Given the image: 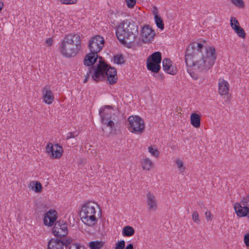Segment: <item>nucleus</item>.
<instances>
[{
    "label": "nucleus",
    "mask_w": 249,
    "mask_h": 249,
    "mask_svg": "<svg viewBox=\"0 0 249 249\" xmlns=\"http://www.w3.org/2000/svg\"><path fill=\"white\" fill-rule=\"evenodd\" d=\"M138 26L134 21L125 20L116 27V35L120 42L126 47L131 48L135 44H139L140 38L137 37Z\"/></svg>",
    "instance_id": "2"
},
{
    "label": "nucleus",
    "mask_w": 249,
    "mask_h": 249,
    "mask_svg": "<svg viewBox=\"0 0 249 249\" xmlns=\"http://www.w3.org/2000/svg\"><path fill=\"white\" fill-rule=\"evenodd\" d=\"M135 233L134 229L129 226H125L122 230V234L124 236L130 237Z\"/></svg>",
    "instance_id": "24"
},
{
    "label": "nucleus",
    "mask_w": 249,
    "mask_h": 249,
    "mask_svg": "<svg viewBox=\"0 0 249 249\" xmlns=\"http://www.w3.org/2000/svg\"><path fill=\"white\" fill-rule=\"evenodd\" d=\"M155 21L157 26L160 30H162L164 28V23L162 18L160 16H157L155 17Z\"/></svg>",
    "instance_id": "27"
},
{
    "label": "nucleus",
    "mask_w": 249,
    "mask_h": 249,
    "mask_svg": "<svg viewBox=\"0 0 249 249\" xmlns=\"http://www.w3.org/2000/svg\"><path fill=\"white\" fill-rule=\"evenodd\" d=\"M72 241V239L71 238H69L68 239H63L61 240V242L63 243L64 246H65L66 247H67L68 246L70 245Z\"/></svg>",
    "instance_id": "38"
},
{
    "label": "nucleus",
    "mask_w": 249,
    "mask_h": 249,
    "mask_svg": "<svg viewBox=\"0 0 249 249\" xmlns=\"http://www.w3.org/2000/svg\"><path fill=\"white\" fill-rule=\"evenodd\" d=\"M163 70L167 73L175 75L177 72V69L172 65V61L169 58H164L162 61Z\"/></svg>",
    "instance_id": "13"
},
{
    "label": "nucleus",
    "mask_w": 249,
    "mask_h": 249,
    "mask_svg": "<svg viewBox=\"0 0 249 249\" xmlns=\"http://www.w3.org/2000/svg\"><path fill=\"white\" fill-rule=\"evenodd\" d=\"M53 233L57 237L61 238L65 236L68 233L67 223L64 220L57 221L53 229Z\"/></svg>",
    "instance_id": "8"
},
{
    "label": "nucleus",
    "mask_w": 249,
    "mask_h": 249,
    "mask_svg": "<svg viewBox=\"0 0 249 249\" xmlns=\"http://www.w3.org/2000/svg\"><path fill=\"white\" fill-rule=\"evenodd\" d=\"M234 209L238 216H248L249 217V209L247 207L242 206L240 203H236Z\"/></svg>",
    "instance_id": "15"
},
{
    "label": "nucleus",
    "mask_w": 249,
    "mask_h": 249,
    "mask_svg": "<svg viewBox=\"0 0 249 249\" xmlns=\"http://www.w3.org/2000/svg\"><path fill=\"white\" fill-rule=\"evenodd\" d=\"M61 2L64 4H73L76 2L77 0H59Z\"/></svg>",
    "instance_id": "41"
},
{
    "label": "nucleus",
    "mask_w": 249,
    "mask_h": 249,
    "mask_svg": "<svg viewBox=\"0 0 249 249\" xmlns=\"http://www.w3.org/2000/svg\"><path fill=\"white\" fill-rule=\"evenodd\" d=\"M147 61L160 64L161 61V53L160 52H156L151 54L147 59Z\"/></svg>",
    "instance_id": "20"
},
{
    "label": "nucleus",
    "mask_w": 249,
    "mask_h": 249,
    "mask_svg": "<svg viewBox=\"0 0 249 249\" xmlns=\"http://www.w3.org/2000/svg\"><path fill=\"white\" fill-rule=\"evenodd\" d=\"M105 40L103 37L97 35L92 37L89 43V49L90 52L98 53L103 48Z\"/></svg>",
    "instance_id": "7"
},
{
    "label": "nucleus",
    "mask_w": 249,
    "mask_h": 249,
    "mask_svg": "<svg viewBox=\"0 0 249 249\" xmlns=\"http://www.w3.org/2000/svg\"><path fill=\"white\" fill-rule=\"evenodd\" d=\"M112 109L111 106H105L104 107H102L99 110V114L102 122L106 124L107 126L110 127V133L112 131H115V123L113 121L114 120L113 117L115 116V114L112 112Z\"/></svg>",
    "instance_id": "5"
},
{
    "label": "nucleus",
    "mask_w": 249,
    "mask_h": 249,
    "mask_svg": "<svg viewBox=\"0 0 249 249\" xmlns=\"http://www.w3.org/2000/svg\"><path fill=\"white\" fill-rule=\"evenodd\" d=\"M216 59L213 47L204 48L203 44L193 42L186 49L185 61L187 67L197 72L204 73L211 69Z\"/></svg>",
    "instance_id": "1"
},
{
    "label": "nucleus",
    "mask_w": 249,
    "mask_h": 249,
    "mask_svg": "<svg viewBox=\"0 0 249 249\" xmlns=\"http://www.w3.org/2000/svg\"><path fill=\"white\" fill-rule=\"evenodd\" d=\"M146 203L149 210H156L157 208V203L155 196L150 192L146 195Z\"/></svg>",
    "instance_id": "17"
},
{
    "label": "nucleus",
    "mask_w": 249,
    "mask_h": 249,
    "mask_svg": "<svg viewBox=\"0 0 249 249\" xmlns=\"http://www.w3.org/2000/svg\"><path fill=\"white\" fill-rule=\"evenodd\" d=\"M142 38L143 42H150L155 36L154 31L149 25H144L142 30Z\"/></svg>",
    "instance_id": "11"
},
{
    "label": "nucleus",
    "mask_w": 249,
    "mask_h": 249,
    "mask_svg": "<svg viewBox=\"0 0 249 249\" xmlns=\"http://www.w3.org/2000/svg\"><path fill=\"white\" fill-rule=\"evenodd\" d=\"M192 219L195 223L197 224L200 223V220L198 213L196 211H194L192 213Z\"/></svg>",
    "instance_id": "31"
},
{
    "label": "nucleus",
    "mask_w": 249,
    "mask_h": 249,
    "mask_svg": "<svg viewBox=\"0 0 249 249\" xmlns=\"http://www.w3.org/2000/svg\"><path fill=\"white\" fill-rule=\"evenodd\" d=\"M48 249H64V244L61 239L51 238L48 243Z\"/></svg>",
    "instance_id": "16"
},
{
    "label": "nucleus",
    "mask_w": 249,
    "mask_h": 249,
    "mask_svg": "<svg viewBox=\"0 0 249 249\" xmlns=\"http://www.w3.org/2000/svg\"><path fill=\"white\" fill-rule=\"evenodd\" d=\"M187 71L193 79L195 80H197L198 78V75L196 73H195V72L192 71L191 70H189L188 69Z\"/></svg>",
    "instance_id": "40"
},
{
    "label": "nucleus",
    "mask_w": 249,
    "mask_h": 249,
    "mask_svg": "<svg viewBox=\"0 0 249 249\" xmlns=\"http://www.w3.org/2000/svg\"><path fill=\"white\" fill-rule=\"evenodd\" d=\"M231 2L236 6L239 8H243L244 7V2L243 0H231Z\"/></svg>",
    "instance_id": "32"
},
{
    "label": "nucleus",
    "mask_w": 249,
    "mask_h": 249,
    "mask_svg": "<svg viewBox=\"0 0 249 249\" xmlns=\"http://www.w3.org/2000/svg\"><path fill=\"white\" fill-rule=\"evenodd\" d=\"M80 217L82 222L89 227H93L97 222V219L94 214L85 215L83 217Z\"/></svg>",
    "instance_id": "18"
},
{
    "label": "nucleus",
    "mask_w": 249,
    "mask_h": 249,
    "mask_svg": "<svg viewBox=\"0 0 249 249\" xmlns=\"http://www.w3.org/2000/svg\"><path fill=\"white\" fill-rule=\"evenodd\" d=\"M46 152L50 154V157L53 159H59L62 155L63 152V148L58 144L54 145L51 143H49L46 147Z\"/></svg>",
    "instance_id": "9"
},
{
    "label": "nucleus",
    "mask_w": 249,
    "mask_h": 249,
    "mask_svg": "<svg viewBox=\"0 0 249 249\" xmlns=\"http://www.w3.org/2000/svg\"><path fill=\"white\" fill-rule=\"evenodd\" d=\"M43 90L45 91L43 95V100L44 102L48 105H50L53 101V96L52 91L47 90L46 88H43Z\"/></svg>",
    "instance_id": "21"
},
{
    "label": "nucleus",
    "mask_w": 249,
    "mask_h": 249,
    "mask_svg": "<svg viewBox=\"0 0 249 249\" xmlns=\"http://www.w3.org/2000/svg\"><path fill=\"white\" fill-rule=\"evenodd\" d=\"M96 204L92 202H88L84 204L80 212V216L83 217L85 215H95L96 213Z\"/></svg>",
    "instance_id": "10"
},
{
    "label": "nucleus",
    "mask_w": 249,
    "mask_h": 249,
    "mask_svg": "<svg viewBox=\"0 0 249 249\" xmlns=\"http://www.w3.org/2000/svg\"><path fill=\"white\" fill-rule=\"evenodd\" d=\"M69 249H83L82 247L78 244L73 243L70 245Z\"/></svg>",
    "instance_id": "43"
},
{
    "label": "nucleus",
    "mask_w": 249,
    "mask_h": 249,
    "mask_svg": "<svg viewBox=\"0 0 249 249\" xmlns=\"http://www.w3.org/2000/svg\"><path fill=\"white\" fill-rule=\"evenodd\" d=\"M125 248V241L121 240L116 243L115 249H124Z\"/></svg>",
    "instance_id": "34"
},
{
    "label": "nucleus",
    "mask_w": 249,
    "mask_h": 249,
    "mask_svg": "<svg viewBox=\"0 0 249 249\" xmlns=\"http://www.w3.org/2000/svg\"><path fill=\"white\" fill-rule=\"evenodd\" d=\"M242 205L249 209V195L244 197L242 200Z\"/></svg>",
    "instance_id": "36"
},
{
    "label": "nucleus",
    "mask_w": 249,
    "mask_h": 249,
    "mask_svg": "<svg viewBox=\"0 0 249 249\" xmlns=\"http://www.w3.org/2000/svg\"><path fill=\"white\" fill-rule=\"evenodd\" d=\"M124 249H134L133 245L132 244H129Z\"/></svg>",
    "instance_id": "49"
},
{
    "label": "nucleus",
    "mask_w": 249,
    "mask_h": 249,
    "mask_svg": "<svg viewBox=\"0 0 249 249\" xmlns=\"http://www.w3.org/2000/svg\"><path fill=\"white\" fill-rule=\"evenodd\" d=\"M136 0H125L128 7L132 8L136 4Z\"/></svg>",
    "instance_id": "39"
},
{
    "label": "nucleus",
    "mask_w": 249,
    "mask_h": 249,
    "mask_svg": "<svg viewBox=\"0 0 249 249\" xmlns=\"http://www.w3.org/2000/svg\"><path fill=\"white\" fill-rule=\"evenodd\" d=\"M235 32L238 35V36L243 38H244L246 36V33L244 30L241 28L240 26H234V29Z\"/></svg>",
    "instance_id": "28"
},
{
    "label": "nucleus",
    "mask_w": 249,
    "mask_h": 249,
    "mask_svg": "<svg viewBox=\"0 0 249 249\" xmlns=\"http://www.w3.org/2000/svg\"><path fill=\"white\" fill-rule=\"evenodd\" d=\"M3 3L2 1H0V13L1 12V10L2 9L3 7Z\"/></svg>",
    "instance_id": "51"
},
{
    "label": "nucleus",
    "mask_w": 249,
    "mask_h": 249,
    "mask_svg": "<svg viewBox=\"0 0 249 249\" xmlns=\"http://www.w3.org/2000/svg\"><path fill=\"white\" fill-rule=\"evenodd\" d=\"M100 57L97 53H94L90 52V53L87 54L84 58V64L85 66H89L91 67L92 65L96 62L98 58L100 59ZM100 60L99 61V62Z\"/></svg>",
    "instance_id": "14"
},
{
    "label": "nucleus",
    "mask_w": 249,
    "mask_h": 249,
    "mask_svg": "<svg viewBox=\"0 0 249 249\" xmlns=\"http://www.w3.org/2000/svg\"><path fill=\"white\" fill-rule=\"evenodd\" d=\"M129 130L136 134H142L145 128L143 120L139 116H131L128 117Z\"/></svg>",
    "instance_id": "6"
},
{
    "label": "nucleus",
    "mask_w": 249,
    "mask_h": 249,
    "mask_svg": "<svg viewBox=\"0 0 249 249\" xmlns=\"http://www.w3.org/2000/svg\"><path fill=\"white\" fill-rule=\"evenodd\" d=\"M104 245L103 241H93L89 243V247L90 249H101Z\"/></svg>",
    "instance_id": "26"
},
{
    "label": "nucleus",
    "mask_w": 249,
    "mask_h": 249,
    "mask_svg": "<svg viewBox=\"0 0 249 249\" xmlns=\"http://www.w3.org/2000/svg\"><path fill=\"white\" fill-rule=\"evenodd\" d=\"M93 72L92 79L96 82L102 81L106 77L109 84L113 85L117 80V71L115 68L107 64L102 57L97 67L92 66L89 68V72Z\"/></svg>",
    "instance_id": "3"
},
{
    "label": "nucleus",
    "mask_w": 249,
    "mask_h": 249,
    "mask_svg": "<svg viewBox=\"0 0 249 249\" xmlns=\"http://www.w3.org/2000/svg\"><path fill=\"white\" fill-rule=\"evenodd\" d=\"M205 216H206L207 220L208 221H209V220H212L213 215H212V213H211L210 211H207L205 212Z\"/></svg>",
    "instance_id": "44"
},
{
    "label": "nucleus",
    "mask_w": 249,
    "mask_h": 249,
    "mask_svg": "<svg viewBox=\"0 0 249 249\" xmlns=\"http://www.w3.org/2000/svg\"><path fill=\"white\" fill-rule=\"evenodd\" d=\"M152 12H153V15H154V18L156 17L157 16H159L158 14V8L156 6H154L153 7V10Z\"/></svg>",
    "instance_id": "48"
},
{
    "label": "nucleus",
    "mask_w": 249,
    "mask_h": 249,
    "mask_svg": "<svg viewBox=\"0 0 249 249\" xmlns=\"http://www.w3.org/2000/svg\"><path fill=\"white\" fill-rule=\"evenodd\" d=\"M231 26L233 29H234V26H239V23L238 21L233 17H231Z\"/></svg>",
    "instance_id": "37"
},
{
    "label": "nucleus",
    "mask_w": 249,
    "mask_h": 249,
    "mask_svg": "<svg viewBox=\"0 0 249 249\" xmlns=\"http://www.w3.org/2000/svg\"><path fill=\"white\" fill-rule=\"evenodd\" d=\"M147 69L153 72L157 73L160 70V64L146 61Z\"/></svg>",
    "instance_id": "23"
},
{
    "label": "nucleus",
    "mask_w": 249,
    "mask_h": 249,
    "mask_svg": "<svg viewBox=\"0 0 249 249\" xmlns=\"http://www.w3.org/2000/svg\"><path fill=\"white\" fill-rule=\"evenodd\" d=\"M81 38L77 34H70L66 36L60 44V51L65 57L75 56L81 49Z\"/></svg>",
    "instance_id": "4"
},
{
    "label": "nucleus",
    "mask_w": 249,
    "mask_h": 249,
    "mask_svg": "<svg viewBox=\"0 0 249 249\" xmlns=\"http://www.w3.org/2000/svg\"><path fill=\"white\" fill-rule=\"evenodd\" d=\"M219 93L221 95H226L229 92V83L224 79H220L218 83Z\"/></svg>",
    "instance_id": "19"
},
{
    "label": "nucleus",
    "mask_w": 249,
    "mask_h": 249,
    "mask_svg": "<svg viewBox=\"0 0 249 249\" xmlns=\"http://www.w3.org/2000/svg\"><path fill=\"white\" fill-rule=\"evenodd\" d=\"M200 116L198 114L193 113L191 115L190 121L192 125L198 128L200 126Z\"/></svg>",
    "instance_id": "22"
},
{
    "label": "nucleus",
    "mask_w": 249,
    "mask_h": 249,
    "mask_svg": "<svg viewBox=\"0 0 249 249\" xmlns=\"http://www.w3.org/2000/svg\"><path fill=\"white\" fill-rule=\"evenodd\" d=\"M79 135V132L77 131H74L72 132L68 133L66 137V139L68 140L71 138H74L77 137Z\"/></svg>",
    "instance_id": "35"
},
{
    "label": "nucleus",
    "mask_w": 249,
    "mask_h": 249,
    "mask_svg": "<svg viewBox=\"0 0 249 249\" xmlns=\"http://www.w3.org/2000/svg\"><path fill=\"white\" fill-rule=\"evenodd\" d=\"M244 242L247 247H249V233L246 234L244 236Z\"/></svg>",
    "instance_id": "45"
},
{
    "label": "nucleus",
    "mask_w": 249,
    "mask_h": 249,
    "mask_svg": "<svg viewBox=\"0 0 249 249\" xmlns=\"http://www.w3.org/2000/svg\"><path fill=\"white\" fill-rule=\"evenodd\" d=\"M176 163L178 165V167L181 170V172L185 170V168L183 167V162L181 160H178L176 161Z\"/></svg>",
    "instance_id": "42"
},
{
    "label": "nucleus",
    "mask_w": 249,
    "mask_h": 249,
    "mask_svg": "<svg viewBox=\"0 0 249 249\" xmlns=\"http://www.w3.org/2000/svg\"><path fill=\"white\" fill-rule=\"evenodd\" d=\"M198 206L200 207V208L202 209V208H204V209H206V208L205 207L204 205L203 204V203L202 202H199L198 203Z\"/></svg>",
    "instance_id": "50"
},
{
    "label": "nucleus",
    "mask_w": 249,
    "mask_h": 249,
    "mask_svg": "<svg viewBox=\"0 0 249 249\" xmlns=\"http://www.w3.org/2000/svg\"><path fill=\"white\" fill-rule=\"evenodd\" d=\"M148 151L155 157L157 158L159 155V152L157 148H153L152 147L150 146L148 147Z\"/></svg>",
    "instance_id": "33"
},
{
    "label": "nucleus",
    "mask_w": 249,
    "mask_h": 249,
    "mask_svg": "<svg viewBox=\"0 0 249 249\" xmlns=\"http://www.w3.org/2000/svg\"><path fill=\"white\" fill-rule=\"evenodd\" d=\"M90 68V67H89V71L88 72L87 74V75L86 76V77H85V79H84V83H86V82L88 81V79H89V74H90L91 75V76H92V75H93V72H92L91 73H90V72H89V68Z\"/></svg>",
    "instance_id": "46"
},
{
    "label": "nucleus",
    "mask_w": 249,
    "mask_h": 249,
    "mask_svg": "<svg viewBox=\"0 0 249 249\" xmlns=\"http://www.w3.org/2000/svg\"><path fill=\"white\" fill-rule=\"evenodd\" d=\"M113 60L114 63L117 64H122L125 62L124 56L122 54L114 56Z\"/></svg>",
    "instance_id": "30"
},
{
    "label": "nucleus",
    "mask_w": 249,
    "mask_h": 249,
    "mask_svg": "<svg viewBox=\"0 0 249 249\" xmlns=\"http://www.w3.org/2000/svg\"><path fill=\"white\" fill-rule=\"evenodd\" d=\"M46 43L48 46H51L53 44V39L52 38H48L46 40Z\"/></svg>",
    "instance_id": "47"
},
{
    "label": "nucleus",
    "mask_w": 249,
    "mask_h": 249,
    "mask_svg": "<svg viewBox=\"0 0 249 249\" xmlns=\"http://www.w3.org/2000/svg\"><path fill=\"white\" fill-rule=\"evenodd\" d=\"M57 212L55 210H50L45 213L43 221L46 226H52L54 224L57 218Z\"/></svg>",
    "instance_id": "12"
},
{
    "label": "nucleus",
    "mask_w": 249,
    "mask_h": 249,
    "mask_svg": "<svg viewBox=\"0 0 249 249\" xmlns=\"http://www.w3.org/2000/svg\"><path fill=\"white\" fill-rule=\"evenodd\" d=\"M29 187L34 190L36 193L41 192L42 189L41 184L38 181H33L31 182Z\"/></svg>",
    "instance_id": "25"
},
{
    "label": "nucleus",
    "mask_w": 249,
    "mask_h": 249,
    "mask_svg": "<svg viewBox=\"0 0 249 249\" xmlns=\"http://www.w3.org/2000/svg\"><path fill=\"white\" fill-rule=\"evenodd\" d=\"M153 165L152 162L147 158L143 159L142 167L143 169L149 170Z\"/></svg>",
    "instance_id": "29"
}]
</instances>
